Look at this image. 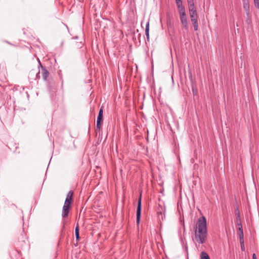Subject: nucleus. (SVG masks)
I'll use <instances>...</instances> for the list:
<instances>
[{
	"label": "nucleus",
	"instance_id": "20e7f679",
	"mask_svg": "<svg viewBox=\"0 0 259 259\" xmlns=\"http://www.w3.org/2000/svg\"><path fill=\"white\" fill-rule=\"evenodd\" d=\"M103 107H101L99 110V112L98 115L97 117V125H96V130H97L99 131L101 128V122L103 120Z\"/></svg>",
	"mask_w": 259,
	"mask_h": 259
},
{
	"label": "nucleus",
	"instance_id": "1a4fd4ad",
	"mask_svg": "<svg viewBox=\"0 0 259 259\" xmlns=\"http://www.w3.org/2000/svg\"><path fill=\"white\" fill-rule=\"evenodd\" d=\"M176 4L178 7V9L179 13L186 12L185 8L183 5L182 1L177 2Z\"/></svg>",
	"mask_w": 259,
	"mask_h": 259
},
{
	"label": "nucleus",
	"instance_id": "6e6552de",
	"mask_svg": "<svg viewBox=\"0 0 259 259\" xmlns=\"http://www.w3.org/2000/svg\"><path fill=\"white\" fill-rule=\"evenodd\" d=\"M243 4V8L246 12L247 15H249V4L248 0H242Z\"/></svg>",
	"mask_w": 259,
	"mask_h": 259
},
{
	"label": "nucleus",
	"instance_id": "7ed1b4c3",
	"mask_svg": "<svg viewBox=\"0 0 259 259\" xmlns=\"http://www.w3.org/2000/svg\"><path fill=\"white\" fill-rule=\"evenodd\" d=\"M141 209H142V199L141 196L139 197L138 201V206L137 208V218L136 221L137 224H139L141 218Z\"/></svg>",
	"mask_w": 259,
	"mask_h": 259
},
{
	"label": "nucleus",
	"instance_id": "423d86ee",
	"mask_svg": "<svg viewBox=\"0 0 259 259\" xmlns=\"http://www.w3.org/2000/svg\"><path fill=\"white\" fill-rule=\"evenodd\" d=\"M70 204L64 203L62 213V216L63 218H65L68 217L69 210L70 209Z\"/></svg>",
	"mask_w": 259,
	"mask_h": 259
},
{
	"label": "nucleus",
	"instance_id": "412c9836",
	"mask_svg": "<svg viewBox=\"0 0 259 259\" xmlns=\"http://www.w3.org/2000/svg\"><path fill=\"white\" fill-rule=\"evenodd\" d=\"M252 259H257L256 255L255 253H253L252 255Z\"/></svg>",
	"mask_w": 259,
	"mask_h": 259
},
{
	"label": "nucleus",
	"instance_id": "aec40b11",
	"mask_svg": "<svg viewBox=\"0 0 259 259\" xmlns=\"http://www.w3.org/2000/svg\"><path fill=\"white\" fill-rule=\"evenodd\" d=\"M187 3H188V5L194 4L193 0H187Z\"/></svg>",
	"mask_w": 259,
	"mask_h": 259
},
{
	"label": "nucleus",
	"instance_id": "dca6fc26",
	"mask_svg": "<svg viewBox=\"0 0 259 259\" xmlns=\"http://www.w3.org/2000/svg\"><path fill=\"white\" fill-rule=\"evenodd\" d=\"M192 24L194 26V29L195 31H197L198 29V20L192 21Z\"/></svg>",
	"mask_w": 259,
	"mask_h": 259
},
{
	"label": "nucleus",
	"instance_id": "2eb2a0df",
	"mask_svg": "<svg viewBox=\"0 0 259 259\" xmlns=\"http://www.w3.org/2000/svg\"><path fill=\"white\" fill-rule=\"evenodd\" d=\"M201 259H210V258L206 252L203 251L201 253Z\"/></svg>",
	"mask_w": 259,
	"mask_h": 259
},
{
	"label": "nucleus",
	"instance_id": "f257e3e1",
	"mask_svg": "<svg viewBox=\"0 0 259 259\" xmlns=\"http://www.w3.org/2000/svg\"><path fill=\"white\" fill-rule=\"evenodd\" d=\"M206 219L204 217L200 218L195 228V239L199 244H203L207 239Z\"/></svg>",
	"mask_w": 259,
	"mask_h": 259
},
{
	"label": "nucleus",
	"instance_id": "f03ea898",
	"mask_svg": "<svg viewBox=\"0 0 259 259\" xmlns=\"http://www.w3.org/2000/svg\"><path fill=\"white\" fill-rule=\"evenodd\" d=\"M180 18L182 26L186 30H188L189 28L188 20L186 17V12L179 13Z\"/></svg>",
	"mask_w": 259,
	"mask_h": 259
},
{
	"label": "nucleus",
	"instance_id": "393cba45",
	"mask_svg": "<svg viewBox=\"0 0 259 259\" xmlns=\"http://www.w3.org/2000/svg\"><path fill=\"white\" fill-rule=\"evenodd\" d=\"M181 1H182V0H176V2H181Z\"/></svg>",
	"mask_w": 259,
	"mask_h": 259
},
{
	"label": "nucleus",
	"instance_id": "0eeeda50",
	"mask_svg": "<svg viewBox=\"0 0 259 259\" xmlns=\"http://www.w3.org/2000/svg\"><path fill=\"white\" fill-rule=\"evenodd\" d=\"M73 195V191H70L67 195V196H66V198L64 203L71 204V203L72 201Z\"/></svg>",
	"mask_w": 259,
	"mask_h": 259
},
{
	"label": "nucleus",
	"instance_id": "6ab92c4d",
	"mask_svg": "<svg viewBox=\"0 0 259 259\" xmlns=\"http://www.w3.org/2000/svg\"><path fill=\"white\" fill-rule=\"evenodd\" d=\"M239 239H240V242L241 245H242V244L243 245V243H244L243 237H239Z\"/></svg>",
	"mask_w": 259,
	"mask_h": 259
},
{
	"label": "nucleus",
	"instance_id": "9d476101",
	"mask_svg": "<svg viewBox=\"0 0 259 259\" xmlns=\"http://www.w3.org/2000/svg\"><path fill=\"white\" fill-rule=\"evenodd\" d=\"M39 65L41 66V68H42V77H43V78L45 80H47V77H48L49 73L48 71L46 68H45L44 67H43L41 66L39 61Z\"/></svg>",
	"mask_w": 259,
	"mask_h": 259
},
{
	"label": "nucleus",
	"instance_id": "5701e85b",
	"mask_svg": "<svg viewBox=\"0 0 259 259\" xmlns=\"http://www.w3.org/2000/svg\"><path fill=\"white\" fill-rule=\"evenodd\" d=\"M237 218H238L239 220H240V214H239V212H238V213H237Z\"/></svg>",
	"mask_w": 259,
	"mask_h": 259
},
{
	"label": "nucleus",
	"instance_id": "39448f33",
	"mask_svg": "<svg viewBox=\"0 0 259 259\" xmlns=\"http://www.w3.org/2000/svg\"><path fill=\"white\" fill-rule=\"evenodd\" d=\"M39 70H31L29 73V77L31 80H36L39 78Z\"/></svg>",
	"mask_w": 259,
	"mask_h": 259
},
{
	"label": "nucleus",
	"instance_id": "4468645a",
	"mask_svg": "<svg viewBox=\"0 0 259 259\" xmlns=\"http://www.w3.org/2000/svg\"><path fill=\"white\" fill-rule=\"evenodd\" d=\"M149 22H148L146 25L145 33L147 40L149 39Z\"/></svg>",
	"mask_w": 259,
	"mask_h": 259
},
{
	"label": "nucleus",
	"instance_id": "f8f14e48",
	"mask_svg": "<svg viewBox=\"0 0 259 259\" xmlns=\"http://www.w3.org/2000/svg\"><path fill=\"white\" fill-rule=\"evenodd\" d=\"M189 13L197 12L194 4L188 5Z\"/></svg>",
	"mask_w": 259,
	"mask_h": 259
},
{
	"label": "nucleus",
	"instance_id": "4be33fe9",
	"mask_svg": "<svg viewBox=\"0 0 259 259\" xmlns=\"http://www.w3.org/2000/svg\"><path fill=\"white\" fill-rule=\"evenodd\" d=\"M241 248L242 250H244L245 248H244V244L241 245Z\"/></svg>",
	"mask_w": 259,
	"mask_h": 259
},
{
	"label": "nucleus",
	"instance_id": "9b49d317",
	"mask_svg": "<svg viewBox=\"0 0 259 259\" xmlns=\"http://www.w3.org/2000/svg\"><path fill=\"white\" fill-rule=\"evenodd\" d=\"M75 235L76 240V244L78 243V241L79 240V229L78 224H77L75 229Z\"/></svg>",
	"mask_w": 259,
	"mask_h": 259
},
{
	"label": "nucleus",
	"instance_id": "f3484780",
	"mask_svg": "<svg viewBox=\"0 0 259 259\" xmlns=\"http://www.w3.org/2000/svg\"><path fill=\"white\" fill-rule=\"evenodd\" d=\"M240 227H239V228H238L239 236V237H243V229H242V226L241 223H240Z\"/></svg>",
	"mask_w": 259,
	"mask_h": 259
},
{
	"label": "nucleus",
	"instance_id": "a211bd4d",
	"mask_svg": "<svg viewBox=\"0 0 259 259\" xmlns=\"http://www.w3.org/2000/svg\"><path fill=\"white\" fill-rule=\"evenodd\" d=\"M255 7L259 9V0H253Z\"/></svg>",
	"mask_w": 259,
	"mask_h": 259
},
{
	"label": "nucleus",
	"instance_id": "ddd939ff",
	"mask_svg": "<svg viewBox=\"0 0 259 259\" xmlns=\"http://www.w3.org/2000/svg\"><path fill=\"white\" fill-rule=\"evenodd\" d=\"M189 14L191 21H194L197 20L198 16L197 12L191 13H189Z\"/></svg>",
	"mask_w": 259,
	"mask_h": 259
},
{
	"label": "nucleus",
	"instance_id": "b1692460",
	"mask_svg": "<svg viewBox=\"0 0 259 259\" xmlns=\"http://www.w3.org/2000/svg\"><path fill=\"white\" fill-rule=\"evenodd\" d=\"M240 223H241L240 220H239V223H238V225L239 226V227H240Z\"/></svg>",
	"mask_w": 259,
	"mask_h": 259
}]
</instances>
